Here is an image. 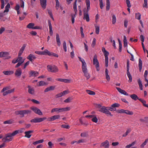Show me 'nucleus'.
I'll return each instance as SVG.
<instances>
[{"label":"nucleus","mask_w":148,"mask_h":148,"mask_svg":"<svg viewBox=\"0 0 148 148\" xmlns=\"http://www.w3.org/2000/svg\"><path fill=\"white\" fill-rule=\"evenodd\" d=\"M78 58L79 61L81 62L82 63V72L84 73V75L86 78V79L88 80L90 76V74L88 73L86 63L84 59L79 57H78Z\"/></svg>","instance_id":"obj_1"},{"label":"nucleus","mask_w":148,"mask_h":148,"mask_svg":"<svg viewBox=\"0 0 148 148\" xmlns=\"http://www.w3.org/2000/svg\"><path fill=\"white\" fill-rule=\"evenodd\" d=\"M95 106L97 108L99 109V111L103 113L106 114H108L111 116H112L113 115L111 114V113L108 111L107 108V107L102 106L100 104H95Z\"/></svg>","instance_id":"obj_2"},{"label":"nucleus","mask_w":148,"mask_h":148,"mask_svg":"<svg viewBox=\"0 0 148 148\" xmlns=\"http://www.w3.org/2000/svg\"><path fill=\"white\" fill-rule=\"evenodd\" d=\"M86 10H84V19L86 20L87 22L90 21L89 15L88 12L90 9V2L89 0H86Z\"/></svg>","instance_id":"obj_3"},{"label":"nucleus","mask_w":148,"mask_h":148,"mask_svg":"<svg viewBox=\"0 0 148 148\" xmlns=\"http://www.w3.org/2000/svg\"><path fill=\"white\" fill-rule=\"evenodd\" d=\"M10 89V86H6L4 87L1 91V92L3 93V95L4 96H6L8 94L12 93L14 92V88L11 89Z\"/></svg>","instance_id":"obj_4"},{"label":"nucleus","mask_w":148,"mask_h":148,"mask_svg":"<svg viewBox=\"0 0 148 148\" xmlns=\"http://www.w3.org/2000/svg\"><path fill=\"white\" fill-rule=\"evenodd\" d=\"M71 108L69 107H67L62 108H55L51 110V112L53 113L54 112H56L58 113H61L64 112H66L69 111L70 110Z\"/></svg>","instance_id":"obj_5"},{"label":"nucleus","mask_w":148,"mask_h":148,"mask_svg":"<svg viewBox=\"0 0 148 148\" xmlns=\"http://www.w3.org/2000/svg\"><path fill=\"white\" fill-rule=\"evenodd\" d=\"M31 112L29 110H17L15 111V114L16 115H20L22 116L21 117H23L25 114H30Z\"/></svg>","instance_id":"obj_6"},{"label":"nucleus","mask_w":148,"mask_h":148,"mask_svg":"<svg viewBox=\"0 0 148 148\" xmlns=\"http://www.w3.org/2000/svg\"><path fill=\"white\" fill-rule=\"evenodd\" d=\"M47 68L48 71L52 73L57 72L59 71L58 68L54 65H48L47 66Z\"/></svg>","instance_id":"obj_7"},{"label":"nucleus","mask_w":148,"mask_h":148,"mask_svg":"<svg viewBox=\"0 0 148 148\" xmlns=\"http://www.w3.org/2000/svg\"><path fill=\"white\" fill-rule=\"evenodd\" d=\"M93 63L97 71H99L100 70L98 60L97 59V56L96 55L94 56L93 59Z\"/></svg>","instance_id":"obj_8"},{"label":"nucleus","mask_w":148,"mask_h":148,"mask_svg":"<svg viewBox=\"0 0 148 148\" xmlns=\"http://www.w3.org/2000/svg\"><path fill=\"white\" fill-rule=\"evenodd\" d=\"M102 50L104 54L105 57V66L107 67L108 66V56L109 55V52L107 51L104 47H102Z\"/></svg>","instance_id":"obj_9"},{"label":"nucleus","mask_w":148,"mask_h":148,"mask_svg":"<svg viewBox=\"0 0 148 148\" xmlns=\"http://www.w3.org/2000/svg\"><path fill=\"white\" fill-rule=\"evenodd\" d=\"M77 2V0H75V2H74L73 4V9L74 11L75 12V14H71V21L72 23H73L75 22V15L77 14V6H76V3Z\"/></svg>","instance_id":"obj_10"},{"label":"nucleus","mask_w":148,"mask_h":148,"mask_svg":"<svg viewBox=\"0 0 148 148\" xmlns=\"http://www.w3.org/2000/svg\"><path fill=\"white\" fill-rule=\"evenodd\" d=\"M12 136L11 133H8L5 135V136L2 138V140L4 142H9L12 140Z\"/></svg>","instance_id":"obj_11"},{"label":"nucleus","mask_w":148,"mask_h":148,"mask_svg":"<svg viewBox=\"0 0 148 148\" xmlns=\"http://www.w3.org/2000/svg\"><path fill=\"white\" fill-rule=\"evenodd\" d=\"M47 118L46 117H43V118H36L34 119H32L30 121V122L31 123H40L41 122L44 120L47 119Z\"/></svg>","instance_id":"obj_12"},{"label":"nucleus","mask_w":148,"mask_h":148,"mask_svg":"<svg viewBox=\"0 0 148 148\" xmlns=\"http://www.w3.org/2000/svg\"><path fill=\"white\" fill-rule=\"evenodd\" d=\"M31 109L35 113L38 114L39 115H42V113L40 110L37 108L35 107H32Z\"/></svg>","instance_id":"obj_13"},{"label":"nucleus","mask_w":148,"mask_h":148,"mask_svg":"<svg viewBox=\"0 0 148 148\" xmlns=\"http://www.w3.org/2000/svg\"><path fill=\"white\" fill-rule=\"evenodd\" d=\"M119 105L117 103H115L112 105L110 107H107L108 111H115L116 110V107H118L119 106Z\"/></svg>","instance_id":"obj_14"},{"label":"nucleus","mask_w":148,"mask_h":148,"mask_svg":"<svg viewBox=\"0 0 148 148\" xmlns=\"http://www.w3.org/2000/svg\"><path fill=\"white\" fill-rule=\"evenodd\" d=\"M86 118H92V121L94 122L97 123L98 121V119L96 115H86L85 116Z\"/></svg>","instance_id":"obj_15"},{"label":"nucleus","mask_w":148,"mask_h":148,"mask_svg":"<svg viewBox=\"0 0 148 148\" xmlns=\"http://www.w3.org/2000/svg\"><path fill=\"white\" fill-rule=\"evenodd\" d=\"M60 118L59 115H55L50 117H48L47 119V121H53L55 120L59 119Z\"/></svg>","instance_id":"obj_16"},{"label":"nucleus","mask_w":148,"mask_h":148,"mask_svg":"<svg viewBox=\"0 0 148 148\" xmlns=\"http://www.w3.org/2000/svg\"><path fill=\"white\" fill-rule=\"evenodd\" d=\"M22 73V71L21 69L20 68H18L16 70L14 74L16 76L19 77L21 75Z\"/></svg>","instance_id":"obj_17"},{"label":"nucleus","mask_w":148,"mask_h":148,"mask_svg":"<svg viewBox=\"0 0 148 148\" xmlns=\"http://www.w3.org/2000/svg\"><path fill=\"white\" fill-rule=\"evenodd\" d=\"M29 77H36L39 74V73L36 71H30L29 72Z\"/></svg>","instance_id":"obj_18"},{"label":"nucleus","mask_w":148,"mask_h":148,"mask_svg":"<svg viewBox=\"0 0 148 148\" xmlns=\"http://www.w3.org/2000/svg\"><path fill=\"white\" fill-rule=\"evenodd\" d=\"M116 88L118 91L121 94H123L126 96H128V94L124 90L121 89V88L118 87H116Z\"/></svg>","instance_id":"obj_19"},{"label":"nucleus","mask_w":148,"mask_h":148,"mask_svg":"<svg viewBox=\"0 0 148 148\" xmlns=\"http://www.w3.org/2000/svg\"><path fill=\"white\" fill-rule=\"evenodd\" d=\"M48 25L49 27V33L50 36H52L53 34V31L52 29V26L51 25V21L49 20L48 21Z\"/></svg>","instance_id":"obj_20"},{"label":"nucleus","mask_w":148,"mask_h":148,"mask_svg":"<svg viewBox=\"0 0 148 148\" xmlns=\"http://www.w3.org/2000/svg\"><path fill=\"white\" fill-rule=\"evenodd\" d=\"M28 92L30 94L34 95V90L33 88L32 87L28 85Z\"/></svg>","instance_id":"obj_21"},{"label":"nucleus","mask_w":148,"mask_h":148,"mask_svg":"<svg viewBox=\"0 0 148 148\" xmlns=\"http://www.w3.org/2000/svg\"><path fill=\"white\" fill-rule=\"evenodd\" d=\"M101 147H104L105 148H108L109 147V143L107 140L102 143L100 145Z\"/></svg>","instance_id":"obj_22"},{"label":"nucleus","mask_w":148,"mask_h":148,"mask_svg":"<svg viewBox=\"0 0 148 148\" xmlns=\"http://www.w3.org/2000/svg\"><path fill=\"white\" fill-rule=\"evenodd\" d=\"M36 58V57L34 55L31 54H30L27 57V59L31 62H32L33 60L35 59Z\"/></svg>","instance_id":"obj_23"},{"label":"nucleus","mask_w":148,"mask_h":148,"mask_svg":"<svg viewBox=\"0 0 148 148\" xmlns=\"http://www.w3.org/2000/svg\"><path fill=\"white\" fill-rule=\"evenodd\" d=\"M40 4L43 9L46 8V6L47 0H40Z\"/></svg>","instance_id":"obj_24"},{"label":"nucleus","mask_w":148,"mask_h":148,"mask_svg":"<svg viewBox=\"0 0 148 148\" xmlns=\"http://www.w3.org/2000/svg\"><path fill=\"white\" fill-rule=\"evenodd\" d=\"M3 73L5 75H10L13 74L14 72L12 71H4Z\"/></svg>","instance_id":"obj_25"},{"label":"nucleus","mask_w":148,"mask_h":148,"mask_svg":"<svg viewBox=\"0 0 148 148\" xmlns=\"http://www.w3.org/2000/svg\"><path fill=\"white\" fill-rule=\"evenodd\" d=\"M16 58L18 62H20L21 63H23L25 60V59L23 58L21 56V55H18V56Z\"/></svg>","instance_id":"obj_26"},{"label":"nucleus","mask_w":148,"mask_h":148,"mask_svg":"<svg viewBox=\"0 0 148 148\" xmlns=\"http://www.w3.org/2000/svg\"><path fill=\"white\" fill-rule=\"evenodd\" d=\"M56 39L58 45V46H60L61 45V42L60 40L59 35L58 34H56Z\"/></svg>","instance_id":"obj_27"},{"label":"nucleus","mask_w":148,"mask_h":148,"mask_svg":"<svg viewBox=\"0 0 148 148\" xmlns=\"http://www.w3.org/2000/svg\"><path fill=\"white\" fill-rule=\"evenodd\" d=\"M34 131L33 130H29L28 131H26L25 132V136L28 138H30L32 136L30 134L33 132Z\"/></svg>","instance_id":"obj_28"},{"label":"nucleus","mask_w":148,"mask_h":148,"mask_svg":"<svg viewBox=\"0 0 148 148\" xmlns=\"http://www.w3.org/2000/svg\"><path fill=\"white\" fill-rule=\"evenodd\" d=\"M26 45L24 44L23 45L22 47L20 49L18 53V55H21L23 53V51H24L25 48L26 47Z\"/></svg>","instance_id":"obj_29"},{"label":"nucleus","mask_w":148,"mask_h":148,"mask_svg":"<svg viewBox=\"0 0 148 148\" xmlns=\"http://www.w3.org/2000/svg\"><path fill=\"white\" fill-rule=\"evenodd\" d=\"M9 53L7 52H3V57H5V59H8L11 58V57L9 56Z\"/></svg>","instance_id":"obj_30"},{"label":"nucleus","mask_w":148,"mask_h":148,"mask_svg":"<svg viewBox=\"0 0 148 148\" xmlns=\"http://www.w3.org/2000/svg\"><path fill=\"white\" fill-rule=\"evenodd\" d=\"M106 78L108 81H109L110 79V77L108 75V71L107 69H105Z\"/></svg>","instance_id":"obj_31"},{"label":"nucleus","mask_w":148,"mask_h":148,"mask_svg":"<svg viewBox=\"0 0 148 148\" xmlns=\"http://www.w3.org/2000/svg\"><path fill=\"white\" fill-rule=\"evenodd\" d=\"M48 84L43 81L39 82L37 84V86H43Z\"/></svg>","instance_id":"obj_32"},{"label":"nucleus","mask_w":148,"mask_h":148,"mask_svg":"<svg viewBox=\"0 0 148 148\" xmlns=\"http://www.w3.org/2000/svg\"><path fill=\"white\" fill-rule=\"evenodd\" d=\"M5 14L3 12L0 13V21H4L6 20L5 18L3 17L5 15Z\"/></svg>","instance_id":"obj_33"},{"label":"nucleus","mask_w":148,"mask_h":148,"mask_svg":"<svg viewBox=\"0 0 148 148\" xmlns=\"http://www.w3.org/2000/svg\"><path fill=\"white\" fill-rule=\"evenodd\" d=\"M14 122V121L12 119L8 120L7 121H4L3 122V123L4 124H11Z\"/></svg>","instance_id":"obj_34"},{"label":"nucleus","mask_w":148,"mask_h":148,"mask_svg":"<svg viewBox=\"0 0 148 148\" xmlns=\"http://www.w3.org/2000/svg\"><path fill=\"white\" fill-rule=\"evenodd\" d=\"M138 67L140 71H141L142 67V62L140 59H139L138 61Z\"/></svg>","instance_id":"obj_35"},{"label":"nucleus","mask_w":148,"mask_h":148,"mask_svg":"<svg viewBox=\"0 0 148 148\" xmlns=\"http://www.w3.org/2000/svg\"><path fill=\"white\" fill-rule=\"evenodd\" d=\"M130 97L132 99L134 100H136L137 99H138L139 100V99H140L139 98L137 95L135 94H133L130 95Z\"/></svg>","instance_id":"obj_36"},{"label":"nucleus","mask_w":148,"mask_h":148,"mask_svg":"<svg viewBox=\"0 0 148 148\" xmlns=\"http://www.w3.org/2000/svg\"><path fill=\"white\" fill-rule=\"evenodd\" d=\"M51 52L45 49L44 51H42V55H47L49 56H51Z\"/></svg>","instance_id":"obj_37"},{"label":"nucleus","mask_w":148,"mask_h":148,"mask_svg":"<svg viewBox=\"0 0 148 148\" xmlns=\"http://www.w3.org/2000/svg\"><path fill=\"white\" fill-rule=\"evenodd\" d=\"M139 100L140 101L141 103L143 104V105L145 107L148 108V104H146V101L141 99H139Z\"/></svg>","instance_id":"obj_38"},{"label":"nucleus","mask_w":148,"mask_h":148,"mask_svg":"<svg viewBox=\"0 0 148 148\" xmlns=\"http://www.w3.org/2000/svg\"><path fill=\"white\" fill-rule=\"evenodd\" d=\"M127 75L129 79V82H131L132 81V76L130 73L129 71H127Z\"/></svg>","instance_id":"obj_39"},{"label":"nucleus","mask_w":148,"mask_h":148,"mask_svg":"<svg viewBox=\"0 0 148 148\" xmlns=\"http://www.w3.org/2000/svg\"><path fill=\"white\" fill-rule=\"evenodd\" d=\"M10 4L8 3L5 7V10H4V12H3V13H4L6 12H8L9 11V9L10 8Z\"/></svg>","instance_id":"obj_40"},{"label":"nucleus","mask_w":148,"mask_h":148,"mask_svg":"<svg viewBox=\"0 0 148 148\" xmlns=\"http://www.w3.org/2000/svg\"><path fill=\"white\" fill-rule=\"evenodd\" d=\"M34 24L33 23H29L27 26V27L29 29H33L34 27Z\"/></svg>","instance_id":"obj_41"},{"label":"nucleus","mask_w":148,"mask_h":148,"mask_svg":"<svg viewBox=\"0 0 148 148\" xmlns=\"http://www.w3.org/2000/svg\"><path fill=\"white\" fill-rule=\"evenodd\" d=\"M19 132L21 133V132L19 130H16L14 131L13 133H11V135L12 136H15V135L17 134H18Z\"/></svg>","instance_id":"obj_42"},{"label":"nucleus","mask_w":148,"mask_h":148,"mask_svg":"<svg viewBox=\"0 0 148 148\" xmlns=\"http://www.w3.org/2000/svg\"><path fill=\"white\" fill-rule=\"evenodd\" d=\"M112 23L113 24H114L116 23V16L114 15L113 14L112 15Z\"/></svg>","instance_id":"obj_43"},{"label":"nucleus","mask_w":148,"mask_h":148,"mask_svg":"<svg viewBox=\"0 0 148 148\" xmlns=\"http://www.w3.org/2000/svg\"><path fill=\"white\" fill-rule=\"evenodd\" d=\"M136 142L134 141L131 144H130L128 145H126L125 146L126 148H130L132 146L134 145L136 143Z\"/></svg>","instance_id":"obj_44"},{"label":"nucleus","mask_w":148,"mask_h":148,"mask_svg":"<svg viewBox=\"0 0 148 148\" xmlns=\"http://www.w3.org/2000/svg\"><path fill=\"white\" fill-rule=\"evenodd\" d=\"M124 113L130 115H132L133 114V112L130 111L128 110H125Z\"/></svg>","instance_id":"obj_45"},{"label":"nucleus","mask_w":148,"mask_h":148,"mask_svg":"<svg viewBox=\"0 0 148 148\" xmlns=\"http://www.w3.org/2000/svg\"><path fill=\"white\" fill-rule=\"evenodd\" d=\"M56 2V8L57 10H58L60 6V3L58 0H55Z\"/></svg>","instance_id":"obj_46"},{"label":"nucleus","mask_w":148,"mask_h":148,"mask_svg":"<svg viewBox=\"0 0 148 148\" xmlns=\"http://www.w3.org/2000/svg\"><path fill=\"white\" fill-rule=\"evenodd\" d=\"M124 46L125 47L127 46V41L126 37L125 36H123Z\"/></svg>","instance_id":"obj_47"},{"label":"nucleus","mask_w":148,"mask_h":148,"mask_svg":"<svg viewBox=\"0 0 148 148\" xmlns=\"http://www.w3.org/2000/svg\"><path fill=\"white\" fill-rule=\"evenodd\" d=\"M141 16V15L139 13H136L135 14V18L138 20H140Z\"/></svg>","instance_id":"obj_48"},{"label":"nucleus","mask_w":148,"mask_h":148,"mask_svg":"<svg viewBox=\"0 0 148 148\" xmlns=\"http://www.w3.org/2000/svg\"><path fill=\"white\" fill-rule=\"evenodd\" d=\"M86 91L87 93L90 95H95V92L89 90H87Z\"/></svg>","instance_id":"obj_49"},{"label":"nucleus","mask_w":148,"mask_h":148,"mask_svg":"<svg viewBox=\"0 0 148 148\" xmlns=\"http://www.w3.org/2000/svg\"><path fill=\"white\" fill-rule=\"evenodd\" d=\"M43 142V140H40L36 141L35 142H34L33 143V144L34 145H35L38 144L39 143H42Z\"/></svg>","instance_id":"obj_50"},{"label":"nucleus","mask_w":148,"mask_h":148,"mask_svg":"<svg viewBox=\"0 0 148 148\" xmlns=\"http://www.w3.org/2000/svg\"><path fill=\"white\" fill-rule=\"evenodd\" d=\"M147 142H148V139H146L144 142L141 145V147L143 148L144 146L147 144Z\"/></svg>","instance_id":"obj_51"},{"label":"nucleus","mask_w":148,"mask_h":148,"mask_svg":"<svg viewBox=\"0 0 148 148\" xmlns=\"http://www.w3.org/2000/svg\"><path fill=\"white\" fill-rule=\"evenodd\" d=\"M88 132H84L81 133V136L82 137H85L88 136Z\"/></svg>","instance_id":"obj_52"},{"label":"nucleus","mask_w":148,"mask_h":148,"mask_svg":"<svg viewBox=\"0 0 148 148\" xmlns=\"http://www.w3.org/2000/svg\"><path fill=\"white\" fill-rule=\"evenodd\" d=\"M63 49L64 50V51L65 52H66L67 51V47L66 45V43L65 41H64L63 44Z\"/></svg>","instance_id":"obj_53"},{"label":"nucleus","mask_w":148,"mask_h":148,"mask_svg":"<svg viewBox=\"0 0 148 148\" xmlns=\"http://www.w3.org/2000/svg\"><path fill=\"white\" fill-rule=\"evenodd\" d=\"M95 28V32L97 34H99V26H96Z\"/></svg>","instance_id":"obj_54"},{"label":"nucleus","mask_w":148,"mask_h":148,"mask_svg":"<svg viewBox=\"0 0 148 148\" xmlns=\"http://www.w3.org/2000/svg\"><path fill=\"white\" fill-rule=\"evenodd\" d=\"M131 131V130L130 129H128L127 130L125 133L123 134V137H125L126 136L128 135V134Z\"/></svg>","instance_id":"obj_55"},{"label":"nucleus","mask_w":148,"mask_h":148,"mask_svg":"<svg viewBox=\"0 0 148 148\" xmlns=\"http://www.w3.org/2000/svg\"><path fill=\"white\" fill-rule=\"evenodd\" d=\"M48 13L49 14V15L50 17L53 20V16L51 11L50 10H48Z\"/></svg>","instance_id":"obj_56"},{"label":"nucleus","mask_w":148,"mask_h":148,"mask_svg":"<svg viewBox=\"0 0 148 148\" xmlns=\"http://www.w3.org/2000/svg\"><path fill=\"white\" fill-rule=\"evenodd\" d=\"M127 71H129L130 69V61L128 60L127 62Z\"/></svg>","instance_id":"obj_57"},{"label":"nucleus","mask_w":148,"mask_h":148,"mask_svg":"<svg viewBox=\"0 0 148 148\" xmlns=\"http://www.w3.org/2000/svg\"><path fill=\"white\" fill-rule=\"evenodd\" d=\"M144 4L143 5L144 8H147V0H144Z\"/></svg>","instance_id":"obj_58"},{"label":"nucleus","mask_w":148,"mask_h":148,"mask_svg":"<svg viewBox=\"0 0 148 148\" xmlns=\"http://www.w3.org/2000/svg\"><path fill=\"white\" fill-rule=\"evenodd\" d=\"M1 8L3 9L4 8L5 5L4 0H1Z\"/></svg>","instance_id":"obj_59"},{"label":"nucleus","mask_w":148,"mask_h":148,"mask_svg":"<svg viewBox=\"0 0 148 148\" xmlns=\"http://www.w3.org/2000/svg\"><path fill=\"white\" fill-rule=\"evenodd\" d=\"M5 30V28L4 27H1L0 28V34H2Z\"/></svg>","instance_id":"obj_60"},{"label":"nucleus","mask_w":148,"mask_h":148,"mask_svg":"<svg viewBox=\"0 0 148 148\" xmlns=\"http://www.w3.org/2000/svg\"><path fill=\"white\" fill-rule=\"evenodd\" d=\"M128 22V21L127 19H125V20L124 25V27L126 28L127 27Z\"/></svg>","instance_id":"obj_61"},{"label":"nucleus","mask_w":148,"mask_h":148,"mask_svg":"<svg viewBox=\"0 0 148 148\" xmlns=\"http://www.w3.org/2000/svg\"><path fill=\"white\" fill-rule=\"evenodd\" d=\"M126 3L127 5V6L128 8H130L131 7L130 1L129 0H126Z\"/></svg>","instance_id":"obj_62"},{"label":"nucleus","mask_w":148,"mask_h":148,"mask_svg":"<svg viewBox=\"0 0 148 148\" xmlns=\"http://www.w3.org/2000/svg\"><path fill=\"white\" fill-rule=\"evenodd\" d=\"M99 4H100V8L101 9H103V7L102 0H99Z\"/></svg>","instance_id":"obj_63"},{"label":"nucleus","mask_w":148,"mask_h":148,"mask_svg":"<svg viewBox=\"0 0 148 148\" xmlns=\"http://www.w3.org/2000/svg\"><path fill=\"white\" fill-rule=\"evenodd\" d=\"M116 112L118 113H124L125 110L124 109H121L118 110L116 111Z\"/></svg>","instance_id":"obj_64"}]
</instances>
